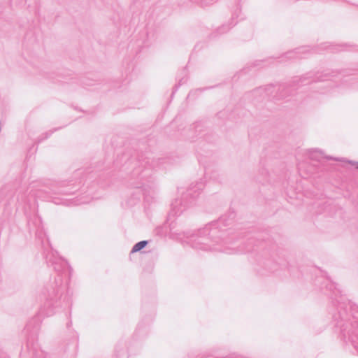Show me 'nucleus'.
<instances>
[{
    "instance_id": "nucleus-1",
    "label": "nucleus",
    "mask_w": 358,
    "mask_h": 358,
    "mask_svg": "<svg viewBox=\"0 0 358 358\" xmlns=\"http://www.w3.org/2000/svg\"><path fill=\"white\" fill-rule=\"evenodd\" d=\"M48 266H52L57 275L53 280L46 284L41 292L44 300L38 313L32 317L24 329L25 335H29L31 340L39 329L42 317L53 315L59 308L71 305L70 297L67 290V281L71 275V268L63 258L56 255L52 251L45 255ZM21 358H43V353L36 348L33 341L29 338L27 349L20 353Z\"/></svg>"
},
{
    "instance_id": "nucleus-2",
    "label": "nucleus",
    "mask_w": 358,
    "mask_h": 358,
    "mask_svg": "<svg viewBox=\"0 0 358 358\" xmlns=\"http://www.w3.org/2000/svg\"><path fill=\"white\" fill-rule=\"evenodd\" d=\"M82 181H52L46 180L43 183L34 182L29 187L28 194L17 195V202L24 205L23 210L27 218V225L30 233H34L36 238L41 240V245L45 247L49 245V240L43 229L41 217L35 213L36 198L51 199L55 204H65L63 199L56 195H71L76 192L80 187Z\"/></svg>"
},
{
    "instance_id": "nucleus-3",
    "label": "nucleus",
    "mask_w": 358,
    "mask_h": 358,
    "mask_svg": "<svg viewBox=\"0 0 358 358\" xmlns=\"http://www.w3.org/2000/svg\"><path fill=\"white\" fill-rule=\"evenodd\" d=\"M338 78L342 84H348L352 87H358L355 84L358 80V75L349 73L348 70L337 71L327 69L323 71H311L306 73L301 77H294L288 83L280 85H268L259 87L246 94L247 98L251 99L252 102H261L266 99L280 101H290L295 95V91L301 87L307 85H315L318 83L334 81Z\"/></svg>"
},
{
    "instance_id": "nucleus-4",
    "label": "nucleus",
    "mask_w": 358,
    "mask_h": 358,
    "mask_svg": "<svg viewBox=\"0 0 358 358\" xmlns=\"http://www.w3.org/2000/svg\"><path fill=\"white\" fill-rule=\"evenodd\" d=\"M316 282L321 292L331 299L327 311L335 331L358 352V306L343 295L329 278H320Z\"/></svg>"
},
{
    "instance_id": "nucleus-5",
    "label": "nucleus",
    "mask_w": 358,
    "mask_h": 358,
    "mask_svg": "<svg viewBox=\"0 0 358 358\" xmlns=\"http://www.w3.org/2000/svg\"><path fill=\"white\" fill-rule=\"evenodd\" d=\"M150 152L143 153L138 151H127L120 156L118 155L113 162L115 169H123L124 171L131 169L129 183L134 188L128 204L134 206L140 201L142 196L149 201V197L153 193L151 185L153 169L156 166H163L166 159H157V161L151 157Z\"/></svg>"
},
{
    "instance_id": "nucleus-6",
    "label": "nucleus",
    "mask_w": 358,
    "mask_h": 358,
    "mask_svg": "<svg viewBox=\"0 0 358 358\" xmlns=\"http://www.w3.org/2000/svg\"><path fill=\"white\" fill-rule=\"evenodd\" d=\"M234 218L235 213L230 212L196 231L176 233V238L195 250L228 252L227 250L230 249L228 245L231 244L235 238L241 234L235 235L234 230L230 227Z\"/></svg>"
},
{
    "instance_id": "nucleus-7",
    "label": "nucleus",
    "mask_w": 358,
    "mask_h": 358,
    "mask_svg": "<svg viewBox=\"0 0 358 358\" xmlns=\"http://www.w3.org/2000/svg\"><path fill=\"white\" fill-rule=\"evenodd\" d=\"M241 244L243 245L238 250L240 252H248L253 250L254 247H262L264 255L268 258L264 264L270 271H276L278 266L281 269L287 267L288 263L284 258L282 250L278 248L273 238H270L268 232L249 234Z\"/></svg>"
},
{
    "instance_id": "nucleus-8",
    "label": "nucleus",
    "mask_w": 358,
    "mask_h": 358,
    "mask_svg": "<svg viewBox=\"0 0 358 358\" xmlns=\"http://www.w3.org/2000/svg\"><path fill=\"white\" fill-rule=\"evenodd\" d=\"M320 50H328L331 52H336L342 50L358 51V45L350 43L334 44L329 42L321 43ZM318 48H310L309 46H302L294 50L287 52L283 58L287 59L306 58L310 52H317Z\"/></svg>"
},
{
    "instance_id": "nucleus-9",
    "label": "nucleus",
    "mask_w": 358,
    "mask_h": 358,
    "mask_svg": "<svg viewBox=\"0 0 358 358\" xmlns=\"http://www.w3.org/2000/svg\"><path fill=\"white\" fill-rule=\"evenodd\" d=\"M204 186L202 180L192 184L186 192L182 194L180 199H176L172 202L171 213L176 216L181 215L196 201Z\"/></svg>"
},
{
    "instance_id": "nucleus-10",
    "label": "nucleus",
    "mask_w": 358,
    "mask_h": 358,
    "mask_svg": "<svg viewBox=\"0 0 358 358\" xmlns=\"http://www.w3.org/2000/svg\"><path fill=\"white\" fill-rule=\"evenodd\" d=\"M306 155L307 159L303 162L298 163V169L299 171L306 172L308 176L313 175L319 171V164H322L324 159H334L336 161L338 160L336 158L324 156L323 152L317 149H313L307 151Z\"/></svg>"
},
{
    "instance_id": "nucleus-11",
    "label": "nucleus",
    "mask_w": 358,
    "mask_h": 358,
    "mask_svg": "<svg viewBox=\"0 0 358 358\" xmlns=\"http://www.w3.org/2000/svg\"><path fill=\"white\" fill-rule=\"evenodd\" d=\"M202 123L201 122H196L194 124L189 126L188 129H185L187 138L189 140H193V138L196 136L198 134H200L202 131Z\"/></svg>"
},
{
    "instance_id": "nucleus-12",
    "label": "nucleus",
    "mask_w": 358,
    "mask_h": 358,
    "mask_svg": "<svg viewBox=\"0 0 358 358\" xmlns=\"http://www.w3.org/2000/svg\"><path fill=\"white\" fill-rule=\"evenodd\" d=\"M236 24V22H234V18L232 17L231 22L228 24H222L221 27L217 28L215 32L211 34L212 37H215L217 35L222 34L225 32H227L233 26Z\"/></svg>"
},
{
    "instance_id": "nucleus-13",
    "label": "nucleus",
    "mask_w": 358,
    "mask_h": 358,
    "mask_svg": "<svg viewBox=\"0 0 358 358\" xmlns=\"http://www.w3.org/2000/svg\"><path fill=\"white\" fill-rule=\"evenodd\" d=\"M72 325V321L71 320H69V321L66 323V328L70 331L69 334L71 336V342L73 345V348H76L77 346V343L78 340V334L76 331L73 330H71V327Z\"/></svg>"
},
{
    "instance_id": "nucleus-14",
    "label": "nucleus",
    "mask_w": 358,
    "mask_h": 358,
    "mask_svg": "<svg viewBox=\"0 0 358 358\" xmlns=\"http://www.w3.org/2000/svg\"><path fill=\"white\" fill-rule=\"evenodd\" d=\"M62 127L55 128L42 134L37 139L36 143H40L45 139H48L55 131L60 129Z\"/></svg>"
},
{
    "instance_id": "nucleus-15",
    "label": "nucleus",
    "mask_w": 358,
    "mask_h": 358,
    "mask_svg": "<svg viewBox=\"0 0 358 358\" xmlns=\"http://www.w3.org/2000/svg\"><path fill=\"white\" fill-rule=\"evenodd\" d=\"M148 244V241H141L138 243H136L132 248L131 250V253H135L137 252L141 251L142 249H143Z\"/></svg>"
},
{
    "instance_id": "nucleus-16",
    "label": "nucleus",
    "mask_w": 358,
    "mask_h": 358,
    "mask_svg": "<svg viewBox=\"0 0 358 358\" xmlns=\"http://www.w3.org/2000/svg\"><path fill=\"white\" fill-rule=\"evenodd\" d=\"M0 194L3 196L5 199L13 196V191L10 185H7L3 187L0 190Z\"/></svg>"
},
{
    "instance_id": "nucleus-17",
    "label": "nucleus",
    "mask_w": 358,
    "mask_h": 358,
    "mask_svg": "<svg viewBox=\"0 0 358 358\" xmlns=\"http://www.w3.org/2000/svg\"><path fill=\"white\" fill-rule=\"evenodd\" d=\"M115 358H127V351L124 348L120 350L116 348L115 351Z\"/></svg>"
},
{
    "instance_id": "nucleus-18",
    "label": "nucleus",
    "mask_w": 358,
    "mask_h": 358,
    "mask_svg": "<svg viewBox=\"0 0 358 358\" xmlns=\"http://www.w3.org/2000/svg\"><path fill=\"white\" fill-rule=\"evenodd\" d=\"M266 62H267L266 60L256 61L253 63L252 67H258V68L264 67L266 66Z\"/></svg>"
},
{
    "instance_id": "nucleus-19",
    "label": "nucleus",
    "mask_w": 358,
    "mask_h": 358,
    "mask_svg": "<svg viewBox=\"0 0 358 358\" xmlns=\"http://www.w3.org/2000/svg\"><path fill=\"white\" fill-rule=\"evenodd\" d=\"M186 80H184L183 81V78L180 79L178 82V85H176L175 87H173V92H172V95L178 90V87L182 85L184 83H185Z\"/></svg>"
},
{
    "instance_id": "nucleus-20",
    "label": "nucleus",
    "mask_w": 358,
    "mask_h": 358,
    "mask_svg": "<svg viewBox=\"0 0 358 358\" xmlns=\"http://www.w3.org/2000/svg\"><path fill=\"white\" fill-rule=\"evenodd\" d=\"M249 68L250 67H246V68H244L240 72H239V76L243 75V74H246L248 71H249Z\"/></svg>"
},
{
    "instance_id": "nucleus-21",
    "label": "nucleus",
    "mask_w": 358,
    "mask_h": 358,
    "mask_svg": "<svg viewBox=\"0 0 358 358\" xmlns=\"http://www.w3.org/2000/svg\"><path fill=\"white\" fill-rule=\"evenodd\" d=\"M83 173V171L80 170V169H78L77 170L75 173H74V177L75 178H77L78 176H80L81 174Z\"/></svg>"
},
{
    "instance_id": "nucleus-22",
    "label": "nucleus",
    "mask_w": 358,
    "mask_h": 358,
    "mask_svg": "<svg viewBox=\"0 0 358 358\" xmlns=\"http://www.w3.org/2000/svg\"><path fill=\"white\" fill-rule=\"evenodd\" d=\"M213 87H214V86H211V87H205V88H199V89H197V90H199L200 92H203L204 90H208V89H212Z\"/></svg>"
},
{
    "instance_id": "nucleus-23",
    "label": "nucleus",
    "mask_w": 358,
    "mask_h": 358,
    "mask_svg": "<svg viewBox=\"0 0 358 358\" xmlns=\"http://www.w3.org/2000/svg\"><path fill=\"white\" fill-rule=\"evenodd\" d=\"M348 162L350 164H357V169H358V162H354L352 161H348Z\"/></svg>"
},
{
    "instance_id": "nucleus-24",
    "label": "nucleus",
    "mask_w": 358,
    "mask_h": 358,
    "mask_svg": "<svg viewBox=\"0 0 358 358\" xmlns=\"http://www.w3.org/2000/svg\"><path fill=\"white\" fill-rule=\"evenodd\" d=\"M327 87V85H323L322 87H320V88H322V90H324V88H326Z\"/></svg>"
},
{
    "instance_id": "nucleus-25",
    "label": "nucleus",
    "mask_w": 358,
    "mask_h": 358,
    "mask_svg": "<svg viewBox=\"0 0 358 358\" xmlns=\"http://www.w3.org/2000/svg\"><path fill=\"white\" fill-rule=\"evenodd\" d=\"M141 327V324H138L137 330L139 331Z\"/></svg>"
},
{
    "instance_id": "nucleus-26",
    "label": "nucleus",
    "mask_w": 358,
    "mask_h": 358,
    "mask_svg": "<svg viewBox=\"0 0 358 358\" xmlns=\"http://www.w3.org/2000/svg\"><path fill=\"white\" fill-rule=\"evenodd\" d=\"M10 198H12V199H13V196H10V197H8V203H10V201H8V199H9Z\"/></svg>"
},
{
    "instance_id": "nucleus-27",
    "label": "nucleus",
    "mask_w": 358,
    "mask_h": 358,
    "mask_svg": "<svg viewBox=\"0 0 358 358\" xmlns=\"http://www.w3.org/2000/svg\"><path fill=\"white\" fill-rule=\"evenodd\" d=\"M73 203L75 205H78V203H76V201H73Z\"/></svg>"
},
{
    "instance_id": "nucleus-28",
    "label": "nucleus",
    "mask_w": 358,
    "mask_h": 358,
    "mask_svg": "<svg viewBox=\"0 0 358 358\" xmlns=\"http://www.w3.org/2000/svg\"><path fill=\"white\" fill-rule=\"evenodd\" d=\"M4 358H6V357H4Z\"/></svg>"
}]
</instances>
